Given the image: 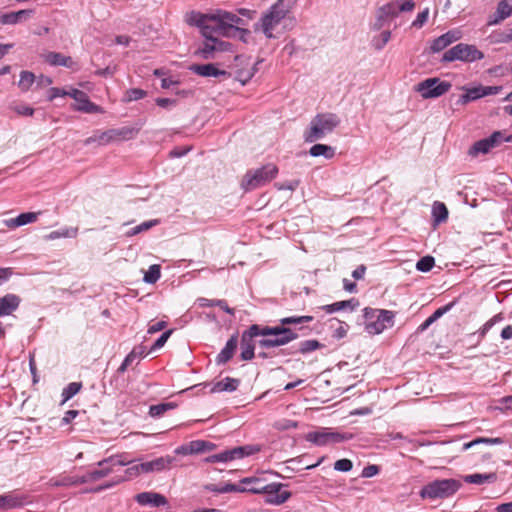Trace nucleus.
<instances>
[{
    "instance_id": "f257e3e1",
    "label": "nucleus",
    "mask_w": 512,
    "mask_h": 512,
    "mask_svg": "<svg viewBox=\"0 0 512 512\" xmlns=\"http://www.w3.org/2000/svg\"><path fill=\"white\" fill-rule=\"evenodd\" d=\"M298 0H277L255 23V31H261L266 38H274L275 28L291 14Z\"/></svg>"
},
{
    "instance_id": "f03ea898",
    "label": "nucleus",
    "mask_w": 512,
    "mask_h": 512,
    "mask_svg": "<svg viewBox=\"0 0 512 512\" xmlns=\"http://www.w3.org/2000/svg\"><path fill=\"white\" fill-rule=\"evenodd\" d=\"M340 124V118L334 113H319L312 118L304 132V140L313 143L323 139Z\"/></svg>"
},
{
    "instance_id": "7ed1b4c3",
    "label": "nucleus",
    "mask_w": 512,
    "mask_h": 512,
    "mask_svg": "<svg viewBox=\"0 0 512 512\" xmlns=\"http://www.w3.org/2000/svg\"><path fill=\"white\" fill-rule=\"evenodd\" d=\"M209 18H211L214 23H218V29L222 30V36L231 37L235 33L250 35L248 29L239 27L245 25V21L237 14L218 9L209 13Z\"/></svg>"
},
{
    "instance_id": "20e7f679",
    "label": "nucleus",
    "mask_w": 512,
    "mask_h": 512,
    "mask_svg": "<svg viewBox=\"0 0 512 512\" xmlns=\"http://www.w3.org/2000/svg\"><path fill=\"white\" fill-rule=\"evenodd\" d=\"M365 330L372 335L380 334L394 325L395 314L389 310L366 307L363 310Z\"/></svg>"
},
{
    "instance_id": "39448f33",
    "label": "nucleus",
    "mask_w": 512,
    "mask_h": 512,
    "mask_svg": "<svg viewBox=\"0 0 512 512\" xmlns=\"http://www.w3.org/2000/svg\"><path fill=\"white\" fill-rule=\"evenodd\" d=\"M461 487L455 479H438L429 482L419 492L423 500L446 499L453 496Z\"/></svg>"
},
{
    "instance_id": "423d86ee",
    "label": "nucleus",
    "mask_w": 512,
    "mask_h": 512,
    "mask_svg": "<svg viewBox=\"0 0 512 512\" xmlns=\"http://www.w3.org/2000/svg\"><path fill=\"white\" fill-rule=\"evenodd\" d=\"M278 174L275 164L269 163L260 168L248 170L241 181V187L245 191H252L264 186L273 180Z\"/></svg>"
},
{
    "instance_id": "0eeeda50",
    "label": "nucleus",
    "mask_w": 512,
    "mask_h": 512,
    "mask_svg": "<svg viewBox=\"0 0 512 512\" xmlns=\"http://www.w3.org/2000/svg\"><path fill=\"white\" fill-rule=\"evenodd\" d=\"M483 57L484 54L478 50L476 46L459 43L443 54L442 62H452L456 60L474 62L476 60H481Z\"/></svg>"
},
{
    "instance_id": "6e6552de",
    "label": "nucleus",
    "mask_w": 512,
    "mask_h": 512,
    "mask_svg": "<svg viewBox=\"0 0 512 512\" xmlns=\"http://www.w3.org/2000/svg\"><path fill=\"white\" fill-rule=\"evenodd\" d=\"M261 451L260 445H244L224 450L220 453L205 458L207 463H227L233 460L242 459Z\"/></svg>"
},
{
    "instance_id": "1a4fd4ad",
    "label": "nucleus",
    "mask_w": 512,
    "mask_h": 512,
    "mask_svg": "<svg viewBox=\"0 0 512 512\" xmlns=\"http://www.w3.org/2000/svg\"><path fill=\"white\" fill-rule=\"evenodd\" d=\"M451 88V83L441 81L439 78H428L419 82L415 90L421 94L424 99L437 98L445 94Z\"/></svg>"
},
{
    "instance_id": "9d476101",
    "label": "nucleus",
    "mask_w": 512,
    "mask_h": 512,
    "mask_svg": "<svg viewBox=\"0 0 512 512\" xmlns=\"http://www.w3.org/2000/svg\"><path fill=\"white\" fill-rule=\"evenodd\" d=\"M266 329L264 327H260L257 324L251 325L246 331H244L241 335L240 341V349L241 354L240 358L243 361L252 360L255 356V342L254 338L260 336V334H266Z\"/></svg>"
},
{
    "instance_id": "9b49d317",
    "label": "nucleus",
    "mask_w": 512,
    "mask_h": 512,
    "mask_svg": "<svg viewBox=\"0 0 512 512\" xmlns=\"http://www.w3.org/2000/svg\"><path fill=\"white\" fill-rule=\"evenodd\" d=\"M129 463L130 461H123L116 456L105 458L97 463V469L91 470L85 474L87 483L95 482L104 477H107L110 473L113 472V467L115 466H126Z\"/></svg>"
},
{
    "instance_id": "f8f14e48",
    "label": "nucleus",
    "mask_w": 512,
    "mask_h": 512,
    "mask_svg": "<svg viewBox=\"0 0 512 512\" xmlns=\"http://www.w3.org/2000/svg\"><path fill=\"white\" fill-rule=\"evenodd\" d=\"M232 48V44L222 40H205L203 45L195 51V55L211 60L216 58L218 52H226Z\"/></svg>"
},
{
    "instance_id": "ddd939ff",
    "label": "nucleus",
    "mask_w": 512,
    "mask_h": 512,
    "mask_svg": "<svg viewBox=\"0 0 512 512\" xmlns=\"http://www.w3.org/2000/svg\"><path fill=\"white\" fill-rule=\"evenodd\" d=\"M502 142V133L500 131H495L489 137L475 142L469 149V155L475 157L478 156L479 154H487Z\"/></svg>"
},
{
    "instance_id": "4468645a",
    "label": "nucleus",
    "mask_w": 512,
    "mask_h": 512,
    "mask_svg": "<svg viewBox=\"0 0 512 512\" xmlns=\"http://www.w3.org/2000/svg\"><path fill=\"white\" fill-rule=\"evenodd\" d=\"M351 435L341 434L338 432L315 431L307 434V441L318 446H324L329 443H339L351 439Z\"/></svg>"
},
{
    "instance_id": "2eb2a0df",
    "label": "nucleus",
    "mask_w": 512,
    "mask_h": 512,
    "mask_svg": "<svg viewBox=\"0 0 512 512\" xmlns=\"http://www.w3.org/2000/svg\"><path fill=\"white\" fill-rule=\"evenodd\" d=\"M283 486L282 483H270L262 487L261 490H263V494L266 495V503L272 505L285 503L291 497V492L281 491Z\"/></svg>"
},
{
    "instance_id": "dca6fc26",
    "label": "nucleus",
    "mask_w": 512,
    "mask_h": 512,
    "mask_svg": "<svg viewBox=\"0 0 512 512\" xmlns=\"http://www.w3.org/2000/svg\"><path fill=\"white\" fill-rule=\"evenodd\" d=\"M68 96L73 98L76 101V105L74 109L77 111L85 112V113H100L101 108L91 102L87 96V94L78 89H71L68 93Z\"/></svg>"
},
{
    "instance_id": "f3484780",
    "label": "nucleus",
    "mask_w": 512,
    "mask_h": 512,
    "mask_svg": "<svg viewBox=\"0 0 512 512\" xmlns=\"http://www.w3.org/2000/svg\"><path fill=\"white\" fill-rule=\"evenodd\" d=\"M197 17V27L201 29V33L205 40H219L214 35H222V30L218 29V23H214L208 14H195Z\"/></svg>"
},
{
    "instance_id": "a211bd4d",
    "label": "nucleus",
    "mask_w": 512,
    "mask_h": 512,
    "mask_svg": "<svg viewBox=\"0 0 512 512\" xmlns=\"http://www.w3.org/2000/svg\"><path fill=\"white\" fill-rule=\"evenodd\" d=\"M189 70L201 77H226L228 73L225 70H221L217 67L216 64L207 63V64H192L189 66Z\"/></svg>"
},
{
    "instance_id": "6ab92c4d",
    "label": "nucleus",
    "mask_w": 512,
    "mask_h": 512,
    "mask_svg": "<svg viewBox=\"0 0 512 512\" xmlns=\"http://www.w3.org/2000/svg\"><path fill=\"white\" fill-rule=\"evenodd\" d=\"M461 38L462 33L460 30H449L448 32L442 34L433 41L431 45V51L434 53L440 52L444 50L446 47H448L450 44L458 41Z\"/></svg>"
},
{
    "instance_id": "aec40b11",
    "label": "nucleus",
    "mask_w": 512,
    "mask_h": 512,
    "mask_svg": "<svg viewBox=\"0 0 512 512\" xmlns=\"http://www.w3.org/2000/svg\"><path fill=\"white\" fill-rule=\"evenodd\" d=\"M174 458L171 456L159 457L151 461L140 463L143 473L159 472L170 467Z\"/></svg>"
},
{
    "instance_id": "412c9836",
    "label": "nucleus",
    "mask_w": 512,
    "mask_h": 512,
    "mask_svg": "<svg viewBox=\"0 0 512 512\" xmlns=\"http://www.w3.org/2000/svg\"><path fill=\"white\" fill-rule=\"evenodd\" d=\"M237 346H238V336H237V334H234L228 339L224 348L217 355L216 363L218 365L227 363L235 354Z\"/></svg>"
},
{
    "instance_id": "4be33fe9",
    "label": "nucleus",
    "mask_w": 512,
    "mask_h": 512,
    "mask_svg": "<svg viewBox=\"0 0 512 512\" xmlns=\"http://www.w3.org/2000/svg\"><path fill=\"white\" fill-rule=\"evenodd\" d=\"M34 14L32 9H23L15 12L4 13L2 17L3 25H16L27 21Z\"/></svg>"
},
{
    "instance_id": "5701e85b",
    "label": "nucleus",
    "mask_w": 512,
    "mask_h": 512,
    "mask_svg": "<svg viewBox=\"0 0 512 512\" xmlns=\"http://www.w3.org/2000/svg\"><path fill=\"white\" fill-rule=\"evenodd\" d=\"M141 473H143V471L140 469V464H136V465H133V466H131V467L126 469V471H125V474L127 475L126 477H120V478H118L114 482L107 483V484H104V485H100V486L92 488V489H86L84 492L85 493H88V492H95V493L96 492H100L102 490L111 488L114 485H116V484H118L120 482H123V481H125V480H127L129 478H132L134 476H138Z\"/></svg>"
},
{
    "instance_id": "b1692460",
    "label": "nucleus",
    "mask_w": 512,
    "mask_h": 512,
    "mask_svg": "<svg viewBox=\"0 0 512 512\" xmlns=\"http://www.w3.org/2000/svg\"><path fill=\"white\" fill-rule=\"evenodd\" d=\"M136 501L140 505H152L155 507L163 506L167 504L166 498L154 492H142L136 496Z\"/></svg>"
},
{
    "instance_id": "393cba45",
    "label": "nucleus",
    "mask_w": 512,
    "mask_h": 512,
    "mask_svg": "<svg viewBox=\"0 0 512 512\" xmlns=\"http://www.w3.org/2000/svg\"><path fill=\"white\" fill-rule=\"evenodd\" d=\"M44 60L51 66H64L73 68L75 62L70 56H65L59 52H48L44 55Z\"/></svg>"
},
{
    "instance_id": "a878e982",
    "label": "nucleus",
    "mask_w": 512,
    "mask_h": 512,
    "mask_svg": "<svg viewBox=\"0 0 512 512\" xmlns=\"http://www.w3.org/2000/svg\"><path fill=\"white\" fill-rule=\"evenodd\" d=\"M19 296L15 294H6L0 298V316H6L15 311L20 304Z\"/></svg>"
},
{
    "instance_id": "bb28decb",
    "label": "nucleus",
    "mask_w": 512,
    "mask_h": 512,
    "mask_svg": "<svg viewBox=\"0 0 512 512\" xmlns=\"http://www.w3.org/2000/svg\"><path fill=\"white\" fill-rule=\"evenodd\" d=\"M25 504V499L19 495H1L0 496V509L2 510H10L21 508Z\"/></svg>"
},
{
    "instance_id": "cd10ccee",
    "label": "nucleus",
    "mask_w": 512,
    "mask_h": 512,
    "mask_svg": "<svg viewBox=\"0 0 512 512\" xmlns=\"http://www.w3.org/2000/svg\"><path fill=\"white\" fill-rule=\"evenodd\" d=\"M398 15V9L396 8L395 3H387L377 11V22L376 26L377 28H381L383 26V23L388 18H393Z\"/></svg>"
},
{
    "instance_id": "c85d7f7f",
    "label": "nucleus",
    "mask_w": 512,
    "mask_h": 512,
    "mask_svg": "<svg viewBox=\"0 0 512 512\" xmlns=\"http://www.w3.org/2000/svg\"><path fill=\"white\" fill-rule=\"evenodd\" d=\"M240 484L245 489V492L253 494H263L262 487H265L264 481L260 477H246L240 480Z\"/></svg>"
},
{
    "instance_id": "c756f323",
    "label": "nucleus",
    "mask_w": 512,
    "mask_h": 512,
    "mask_svg": "<svg viewBox=\"0 0 512 512\" xmlns=\"http://www.w3.org/2000/svg\"><path fill=\"white\" fill-rule=\"evenodd\" d=\"M140 130L139 127H121V128H114L111 129V134L113 135L114 141H123V140H130L134 138Z\"/></svg>"
},
{
    "instance_id": "7c9ffc66",
    "label": "nucleus",
    "mask_w": 512,
    "mask_h": 512,
    "mask_svg": "<svg viewBox=\"0 0 512 512\" xmlns=\"http://www.w3.org/2000/svg\"><path fill=\"white\" fill-rule=\"evenodd\" d=\"M265 338L258 341L260 347L272 348L286 345V340L282 334H260Z\"/></svg>"
},
{
    "instance_id": "2f4dec72",
    "label": "nucleus",
    "mask_w": 512,
    "mask_h": 512,
    "mask_svg": "<svg viewBox=\"0 0 512 512\" xmlns=\"http://www.w3.org/2000/svg\"><path fill=\"white\" fill-rule=\"evenodd\" d=\"M433 224L439 225L448 218V209L443 202L435 201L432 205Z\"/></svg>"
},
{
    "instance_id": "473e14b6",
    "label": "nucleus",
    "mask_w": 512,
    "mask_h": 512,
    "mask_svg": "<svg viewBox=\"0 0 512 512\" xmlns=\"http://www.w3.org/2000/svg\"><path fill=\"white\" fill-rule=\"evenodd\" d=\"M265 329L266 334H282V336L286 340V344L298 338V334L295 331L283 325L275 327L265 326Z\"/></svg>"
},
{
    "instance_id": "72a5a7b5",
    "label": "nucleus",
    "mask_w": 512,
    "mask_h": 512,
    "mask_svg": "<svg viewBox=\"0 0 512 512\" xmlns=\"http://www.w3.org/2000/svg\"><path fill=\"white\" fill-rule=\"evenodd\" d=\"M496 479H497L496 473H486V474L475 473V474H470V475L464 476V481L466 483L477 484V485H481L483 483H493L496 481Z\"/></svg>"
},
{
    "instance_id": "f704fd0d",
    "label": "nucleus",
    "mask_w": 512,
    "mask_h": 512,
    "mask_svg": "<svg viewBox=\"0 0 512 512\" xmlns=\"http://www.w3.org/2000/svg\"><path fill=\"white\" fill-rule=\"evenodd\" d=\"M87 483V479L85 475L82 476H63L59 480H55L51 482V485L54 487H70L76 486L80 484Z\"/></svg>"
},
{
    "instance_id": "c9c22d12",
    "label": "nucleus",
    "mask_w": 512,
    "mask_h": 512,
    "mask_svg": "<svg viewBox=\"0 0 512 512\" xmlns=\"http://www.w3.org/2000/svg\"><path fill=\"white\" fill-rule=\"evenodd\" d=\"M488 39L491 44L509 43L512 41V28L494 30Z\"/></svg>"
},
{
    "instance_id": "e433bc0d",
    "label": "nucleus",
    "mask_w": 512,
    "mask_h": 512,
    "mask_svg": "<svg viewBox=\"0 0 512 512\" xmlns=\"http://www.w3.org/2000/svg\"><path fill=\"white\" fill-rule=\"evenodd\" d=\"M238 385H239L238 379L226 377L225 379L218 381L217 383H215L213 385L212 392H223V391L233 392L237 389Z\"/></svg>"
},
{
    "instance_id": "4c0bfd02",
    "label": "nucleus",
    "mask_w": 512,
    "mask_h": 512,
    "mask_svg": "<svg viewBox=\"0 0 512 512\" xmlns=\"http://www.w3.org/2000/svg\"><path fill=\"white\" fill-rule=\"evenodd\" d=\"M94 142L99 143L100 145H107L111 142H114L113 135L111 134V129L107 131H97L93 136L88 137L85 141V145H90Z\"/></svg>"
},
{
    "instance_id": "58836bf2",
    "label": "nucleus",
    "mask_w": 512,
    "mask_h": 512,
    "mask_svg": "<svg viewBox=\"0 0 512 512\" xmlns=\"http://www.w3.org/2000/svg\"><path fill=\"white\" fill-rule=\"evenodd\" d=\"M78 235L77 227H65L56 231L50 232L45 236L46 240H55L58 238H75Z\"/></svg>"
},
{
    "instance_id": "ea45409f",
    "label": "nucleus",
    "mask_w": 512,
    "mask_h": 512,
    "mask_svg": "<svg viewBox=\"0 0 512 512\" xmlns=\"http://www.w3.org/2000/svg\"><path fill=\"white\" fill-rule=\"evenodd\" d=\"M309 154L312 157L323 156L326 159H331L335 154V150L333 147L325 144H315L310 148Z\"/></svg>"
},
{
    "instance_id": "a19ab883",
    "label": "nucleus",
    "mask_w": 512,
    "mask_h": 512,
    "mask_svg": "<svg viewBox=\"0 0 512 512\" xmlns=\"http://www.w3.org/2000/svg\"><path fill=\"white\" fill-rule=\"evenodd\" d=\"M504 443V440L500 437L496 438H486V437H478L470 442L464 443L462 446V451H466L474 446L480 445V444H487V445H501Z\"/></svg>"
},
{
    "instance_id": "79ce46f5",
    "label": "nucleus",
    "mask_w": 512,
    "mask_h": 512,
    "mask_svg": "<svg viewBox=\"0 0 512 512\" xmlns=\"http://www.w3.org/2000/svg\"><path fill=\"white\" fill-rule=\"evenodd\" d=\"M262 60L257 61L254 63L252 67L249 68H238L236 70V79L240 81L243 85L246 84L255 74L257 71V65L260 64Z\"/></svg>"
},
{
    "instance_id": "37998d69",
    "label": "nucleus",
    "mask_w": 512,
    "mask_h": 512,
    "mask_svg": "<svg viewBox=\"0 0 512 512\" xmlns=\"http://www.w3.org/2000/svg\"><path fill=\"white\" fill-rule=\"evenodd\" d=\"M198 302L201 307H211V306L217 307L218 306L222 310H224L226 313H228L230 315H234V309L230 308L227 305V302L225 300H212V299H207V298H200L198 300Z\"/></svg>"
},
{
    "instance_id": "c03bdc74",
    "label": "nucleus",
    "mask_w": 512,
    "mask_h": 512,
    "mask_svg": "<svg viewBox=\"0 0 512 512\" xmlns=\"http://www.w3.org/2000/svg\"><path fill=\"white\" fill-rule=\"evenodd\" d=\"M176 406L177 405L174 402L151 405L149 408V415L153 418H159L167 411L176 408Z\"/></svg>"
},
{
    "instance_id": "a18cd8bd",
    "label": "nucleus",
    "mask_w": 512,
    "mask_h": 512,
    "mask_svg": "<svg viewBox=\"0 0 512 512\" xmlns=\"http://www.w3.org/2000/svg\"><path fill=\"white\" fill-rule=\"evenodd\" d=\"M215 444L204 440H193L189 442L191 454H198L214 449Z\"/></svg>"
},
{
    "instance_id": "49530a36",
    "label": "nucleus",
    "mask_w": 512,
    "mask_h": 512,
    "mask_svg": "<svg viewBox=\"0 0 512 512\" xmlns=\"http://www.w3.org/2000/svg\"><path fill=\"white\" fill-rule=\"evenodd\" d=\"M356 305V302L354 299L346 300V301H339L335 302L333 304L325 305L323 306V310H325L327 313H334L340 310H343L347 307L354 309Z\"/></svg>"
},
{
    "instance_id": "de8ad7c7",
    "label": "nucleus",
    "mask_w": 512,
    "mask_h": 512,
    "mask_svg": "<svg viewBox=\"0 0 512 512\" xmlns=\"http://www.w3.org/2000/svg\"><path fill=\"white\" fill-rule=\"evenodd\" d=\"M322 347L323 344H321L318 340H304L299 343L298 352H300L301 354H307Z\"/></svg>"
},
{
    "instance_id": "09e8293b",
    "label": "nucleus",
    "mask_w": 512,
    "mask_h": 512,
    "mask_svg": "<svg viewBox=\"0 0 512 512\" xmlns=\"http://www.w3.org/2000/svg\"><path fill=\"white\" fill-rule=\"evenodd\" d=\"M35 82V75L30 71H22L18 86L22 91H28Z\"/></svg>"
},
{
    "instance_id": "8fccbe9b",
    "label": "nucleus",
    "mask_w": 512,
    "mask_h": 512,
    "mask_svg": "<svg viewBox=\"0 0 512 512\" xmlns=\"http://www.w3.org/2000/svg\"><path fill=\"white\" fill-rule=\"evenodd\" d=\"M81 388L82 384L80 382L69 383L62 391V403L67 402L69 399L75 396Z\"/></svg>"
},
{
    "instance_id": "3c124183",
    "label": "nucleus",
    "mask_w": 512,
    "mask_h": 512,
    "mask_svg": "<svg viewBox=\"0 0 512 512\" xmlns=\"http://www.w3.org/2000/svg\"><path fill=\"white\" fill-rule=\"evenodd\" d=\"M39 213L36 212H26L18 215L13 223L15 226H23L29 223H33L37 220Z\"/></svg>"
},
{
    "instance_id": "603ef678",
    "label": "nucleus",
    "mask_w": 512,
    "mask_h": 512,
    "mask_svg": "<svg viewBox=\"0 0 512 512\" xmlns=\"http://www.w3.org/2000/svg\"><path fill=\"white\" fill-rule=\"evenodd\" d=\"M161 276L160 266L157 264L151 265L145 273L143 280L146 283L153 284L158 281Z\"/></svg>"
},
{
    "instance_id": "864d4df0",
    "label": "nucleus",
    "mask_w": 512,
    "mask_h": 512,
    "mask_svg": "<svg viewBox=\"0 0 512 512\" xmlns=\"http://www.w3.org/2000/svg\"><path fill=\"white\" fill-rule=\"evenodd\" d=\"M312 316H291V317H285L280 319V324L285 325H291V324H303V323H309L313 321Z\"/></svg>"
},
{
    "instance_id": "5fc2aeb1",
    "label": "nucleus",
    "mask_w": 512,
    "mask_h": 512,
    "mask_svg": "<svg viewBox=\"0 0 512 512\" xmlns=\"http://www.w3.org/2000/svg\"><path fill=\"white\" fill-rule=\"evenodd\" d=\"M146 96V91L140 89V88H131L128 89L123 97L124 102H132L137 101Z\"/></svg>"
},
{
    "instance_id": "6e6d98bb",
    "label": "nucleus",
    "mask_w": 512,
    "mask_h": 512,
    "mask_svg": "<svg viewBox=\"0 0 512 512\" xmlns=\"http://www.w3.org/2000/svg\"><path fill=\"white\" fill-rule=\"evenodd\" d=\"M435 264V260L432 256H424L417 263L416 268L421 272L430 271Z\"/></svg>"
},
{
    "instance_id": "4d7b16f0",
    "label": "nucleus",
    "mask_w": 512,
    "mask_h": 512,
    "mask_svg": "<svg viewBox=\"0 0 512 512\" xmlns=\"http://www.w3.org/2000/svg\"><path fill=\"white\" fill-rule=\"evenodd\" d=\"M298 423L290 419H280L273 424V427L279 431H285L297 428Z\"/></svg>"
},
{
    "instance_id": "13d9d810",
    "label": "nucleus",
    "mask_w": 512,
    "mask_h": 512,
    "mask_svg": "<svg viewBox=\"0 0 512 512\" xmlns=\"http://www.w3.org/2000/svg\"><path fill=\"white\" fill-rule=\"evenodd\" d=\"M496 9L507 19L512 15V0H501Z\"/></svg>"
},
{
    "instance_id": "bf43d9fd",
    "label": "nucleus",
    "mask_w": 512,
    "mask_h": 512,
    "mask_svg": "<svg viewBox=\"0 0 512 512\" xmlns=\"http://www.w3.org/2000/svg\"><path fill=\"white\" fill-rule=\"evenodd\" d=\"M245 489L246 488H243V486L240 483L239 484L226 483L218 489V492H220V493H230V492L243 493V492H245Z\"/></svg>"
},
{
    "instance_id": "052dcab7",
    "label": "nucleus",
    "mask_w": 512,
    "mask_h": 512,
    "mask_svg": "<svg viewBox=\"0 0 512 512\" xmlns=\"http://www.w3.org/2000/svg\"><path fill=\"white\" fill-rule=\"evenodd\" d=\"M429 17V8H425L422 12L418 13L416 19L412 22V27L422 28L427 22Z\"/></svg>"
},
{
    "instance_id": "680f3d73",
    "label": "nucleus",
    "mask_w": 512,
    "mask_h": 512,
    "mask_svg": "<svg viewBox=\"0 0 512 512\" xmlns=\"http://www.w3.org/2000/svg\"><path fill=\"white\" fill-rule=\"evenodd\" d=\"M352 467L353 464L349 459H340L337 460L334 464V469L340 472H349Z\"/></svg>"
},
{
    "instance_id": "e2e57ef3",
    "label": "nucleus",
    "mask_w": 512,
    "mask_h": 512,
    "mask_svg": "<svg viewBox=\"0 0 512 512\" xmlns=\"http://www.w3.org/2000/svg\"><path fill=\"white\" fill-rule=\"evenodd\" d=\"M173 333V330H167L165 331L153 344L151 347V350H157L164 346V344L167 342L171 334Z\"/></svg>"
},
{
    "instance_id": "0e129e2a",
    "label": "nucleus",
    "mask_w": 512,
    "mask_h": 512,
    "mask_svg": "<svg viewBox=\"0 0 512 512\" xmlns=\"http://www.w3.org/2000/svg\"><path fill=\"white\" fill-rule=\"evenodd\" d=\"M136 356H137L136 349H134L125 357L124 361L122 362V364L118 368V371L120 373H123L124 371H126L128 366L131 365V363L134 361Z\"/></svg>"
},
{
    "instance_id": "69168bd1",
    "label": "nucleus",
    "mask_w": 512,
    "mask_h": 512,
    "mask_svg": "<svg viewBox=\"0 0 512 512\" xmlns=\"http://www.w3.org/2000/svg\"><path fill=\"white\" fill-rule=\"evenodd\" d=\"M381 40L377 41L374 46L376 50H381L383 47L389 42L391 38V32L388 30H385L380 35Z\"/></svg>"
},
{
    "instance_id": "338daca9",
    "label": "nucleus",
    "mask_w": 512,
    "mask_h": 512,
    "mask_svg": "<svg viewBox=\"0 0 512 512\" xmlns=\"http://www.w3.org/2000/svg\"><path fill=\"white\" fill-rule=\"evenodd\" d=\"M12 109L19 115L23 116H32L34 114V109L27 105H16L13 106Z\"/></svg>"
},
{
    "instance_id": "774afa93",
    "label": "nucleus",
    "mask_w": 512,
    "mask_h": 512,
    "mask_svg": "<svg viewBox=\"0 0 512 512\" xmlns=\"http://www.w3.org/2000/svg\"><path fill=\"white\" fill-rule=\"evenodd\" d=\"M504 20H505V18L503 17V15L501 13H499V11L496 9V11L492 15L489 16L487 25L488 26L498 25Z\"/></svg>"
}]
</instances>
